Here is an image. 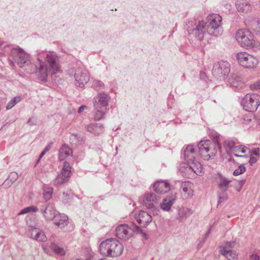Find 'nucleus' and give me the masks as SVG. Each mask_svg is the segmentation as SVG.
Masks as SVG:
<instances>
[{
  "label": "nucleus",
  "instance_id": "1",
  "mask_svg": "<svg viewBox=\"0 0 260 260\" xmlns=\"http://www.w3.org/2000/svg\"><path fill=\"white\" fill-rule=\"evenodd\" d=\"M58 57L57 54L51 51H42L38 53V64L39 65L38 78L45 82L50 75L59 72Z\"/></svg>",
  "mask_w": 260,
  "mask_h": 260
},
{
  "label": "nucleus",
  "instance_id": "2",
  "mask_svg": "<svg viewBox=\"0 0 260 260\" xmlns=\"http://www.w3.org/2000/svg\"><path fill=\"white\" fill-rule=\"evenodd\" d=\"M207 20L206 23L203 21L199 22L196 28L188 29V33L194 35L200 40L203 39L206 31L215 37L221 35L223 31L221 24V17L218 14H212L207 17Z\"/></svg>",
  "mask_w": 260,
  "mask_h": 260
},
{
  "label": "nucleus",
  "instance_id": "3",
  "mask_svg": "<svg viewBox=\"0 0 260 260\" xmlns=\"http://www.w3.org/2000/svg\"><path fill=\"white\" fill-rule=\"evenodd\" d=\"M0 50L3 51L2 53L11 55L12 60L9 59V63L12 67L14 66V62H17L20 68H23L29 63V55L18 46L9 45L6 42L0 40Z\"/></svg>",
  "mask_w": 260,
  "mask_h": 260
},
{
  "label": "nucleus",
  "instance_id": "4",
  "mask_svg": "<svg viewBox=\"0 0 260 260\" xmlns=\"http://www.w3.org/2000/svg\"><path fill=\"white\" fill-rule=\"evenodd\" d=\"M199 152L201 157L205 160H209L214 158L217 150L220 151L221 145L217 139L215 141L207 140L201 141L198 145Z\"/></svg>",
  "mask_w": 260,
  "mask_h": 260
},
{
  "label": "nucleus",
  "instance_id": "5",
  "mask_svg": "<svg viewBox=\"0 0 260 260\" xmlns=\"http://www.w3.org/2000/svg\"><path fill=\"white\" fill-rule=\"evenodd\" d=\"M236 57L238 63L245 69H254L259 63L258 59L256 56L246 52L237 53Z\"/></svg>",
  "mask_w": 260,
  "mask_h": 260
},
{
  "label": "nucleus",
  "instance_id": "6",
  "mask_svg": "<svg viewBox=\"0 0 260 260\" xmlns=\"http://www.w3.org/2000/svg\"><path fill=\"white\" fill-rule=\"evenodd\" d=\"M236 39L238 44L242 47L252 48L255 46V41L251 32L247 29H239L236 34Z\"/></svg>",
  "mask_w": 260,
  "mask_h": 260
},
{
  "label": "nucleus",
  "instance_id": "7",
  "mask_svg": "<svg viewBox=\"0 0 260 260\" xmlns=\"http://www.w3.org/2000/svg\"><path fill=\"white\" fill-rule=\"evenodd\" d=\"M241 104L248 112H255L260 105V95L256 93H247L243 98Z\"/></svg>",
  "mask_w": 260,
  "mask_h": 260
},
{
  "label": "nucleus",
  "instance_id": "8",
  "mask_svg": "<svg viewBox=\"0 0 260 260\" xmlns=\"http://www.w3.org/2000/svg\"><path fill=\"white\" fill-rule=\"evenodd\" d=\"M71 174V167L69 162L64 161L60 173L54 180L56 185H60L69 180Z\"/></svg>",
  "mask_w": 260,
  "mask_h": 260
},
{
  "label": "nucleus",
  "instance_id": "9",
  "mask_svg": "<svg viewBox=\"0 0 260 260\" xmlns=\"http://www.w3.org/2000/svg\"><path fill=\"white\" fill-rule=\"evenodd\" d=\"M230 64L227 61H221L214 66L212 74L216 77L224 78L230 73Z\"/></svg>",
  "mask_w": 260,
  "mask_h": 260
},
{
  "label": "nucleus",
  "instance_id": "10",
  "mask_svg": "<svg viewBox=\"0 0 260 260\" xmlns=\"http://www.w3.org/2000/svg\"><path fill=\"white\" fill-rule=\"evenodd\" d=\"M75 84L81 88L84 87L89 81L88 72L84 69H78L75 73Z\"/></svg>",
  "mask_w": 260,
  "mask_h": 260
},
{
  "label": "nucleus",
  "instance_id": "11",
  "mask_svg": "<svg viewBox=\"0 0 260 260\" xmlns=\"http://www.w3.org/2000/svg\"><path fill=\"white\" fill-rule=\"evenodd\" d=\"M40 210L47 220H53L58 214L55 210L54 206L51 204L44 205L40 208Z\"/></svg>",
  "mask_w": 260,
  "mask_h": 260
},
{
  "label": "nucleus",
  "instance_id": "12",
  "mask_svg": "<svg viewBox=\"0 0 260 260\" xmlns=\"http://www.w3.org/2000/svg\"><path fill=\"white\" fill-rule=\"evenodd\" d=\"M176 200V193L171 192L165 198L160 204V208L164 211L168 212L170 211L171 207Z\"/></svg>",
  "mask_w": 260,
  "mask_h": 260
},
{
  "label": "nucleus",
  "instance_id": "13",
  "mask_svg": "<svg viewBox=\"0 0 260 260\" xmlns=\"http://www.w3.org/2000/svg\"><path fill=\"white\" fill-rule=\"evenodd\" d=\"M122 244L116 239L112 238L111 248L110 250V257H117L120 255L123 251Z\"/></svg>",
  "mask_w": 260,
  "mask_h": 260
},
{
  "label": "nucleus",
  "instance_id": "14",
  "mask_svg": "<svg viewBox=\"0 0 260 260\" xmlns=\"http://www.w3.org/2000/svg\"><path fill=\"white\" fill-rule=\"evenodd\" d=\"M135 218L138 223L142 226H146L152 221L151 216L147 212L140 211L135 213Z\"/></svg>",
  "mask_w": 260,
  "mask_h": 260
},
{
  "label": "nucleus",
  "instance_id": "15",
  "mask_svg": "<svg viewBox=\"0 0 260 260\" xmlns=\"http://www.w3.org/2000/svg\"><path fill=\"white\" fill-rule=\"evenodd\" d=\"M160 199L159 196L153 192H147L144 194L143 203L149 208H152L153 204L156 203Z\"/></svg>",
  "mask_w": 260,
  "mask_h": 260
},
{
  "label": "nucleus",
  "instance_id": "16",
  "mask_svg": "<svg viewBox=\"0 0 260 260\" xmlns=\"http://www.w3.org/2000/svg\"><path fill=\"white\" fill-rule=\"evenodd\" d=\"M129 229L127 224H120L116 228L115 235L120 239L126 241L129 238Z\"/></svg>",
  "mask_w": 260,
  "mask_h": 260
},
{
  "label": "nucleus",
  "instance_id": "17",
  "mask_svg": "<svg viewBox=\"0 0 260 260\" xmlns=\"http://www.w3.org/2000/svg\"><path fill=\"white\" fill-rule=\"evenodd\" d=\"M154 191L159 194H164L170 190V185L164 181H158L153 186Z\"/></svg>",
  "mask_w": 260,
  "mask_h": 260
},
{
  "label": "nucleus",
  "instance_id": "18",
  "mask_svg": "<svg viewBox=\"0 0 260 260\" xmlns=\"http://www.w3.org/2000/svg\"><path fill=\"white\" fill-rule=\"evenodd\" d=\"M187 166L185 170L187 172H192L197 175H201L203 171V167L200 162L196 159L187 163Z\"/></svg>",
  "mask_w": 260,
  "mask_h": 260
},
{
  "label": "nucleus",
  "instance_id": "19",
  "mask_svg": "<svg viewBox=\"0 0 260 260\" xmlns=\"http://www.w3.org/2000/svg\"><path fill=\"white\" fill-rule=\"evenodd\" d=\"M109 99V98L106 93H100L95 100L94 107H96L97 108L98 107L106 108V107L108 105Z\"/></svg>",
  "mask_w": 260,
  "mask_h": 260
},
{
  "label": "nucleus",
  "instance_id": "20",
  "mask_svg": "<svg viewBox=\"0 0 260 260\" xmlns=\"http://www.w3.org/2000/svg\"><path fill=\"white\" fill-rule=\"evenodd\" d=\"M217 184L221 192L224 193L228 188L229 184L231 181L222 176L221 174H218Z\"/></svg>",
  "mask_w": 260,
  "mask_h": 260
},
{
  "label": "nucleus",
  "instance_id": "21",
  "mask_svg": "<svg viewBox=\"0 0 260 260\" xmlns=\"http://www.w3.org/2000/svg\"><path fill=\"white\" fill-rule=\"evenodd\" d=\"M112 238L107 239L101 243L99 250L101 254L105 256H109L111 248Z\"/></svg>",
  "mask_w": 260,
  "mask_h": 260
},
{
  "label": "nucleus",
  "instance_id": "22",
  "mask_svg": "<svg viewBox=\"0 0 260 260\" xmlns=\"http://www.w3.org/2000/svg\"><path fill=\"white\" fill-rule=\"evenodd\" d=\"M86 129L91 133L95 135H99L104 132V126L101 123H91L86 126Z\"/></svg>",
  "mask_w": 260,
  "mask_h": 260
},
{
  "label": "nucleus",
  "instance_id": "23",
  "mask_svg": "<svg viewBox=\"0 0 260 260\" xmlns=\"http://www.w3.org/2000/svg\"><path fill=\"white\" fill-rule=\"evenodd\" d=\"M68 220L67 215L58 213L53 221L55 225L60 229H62L67 225Z\"/></svg>",
  "mask_w": 260,
  "mask_h": 260
},
{
  "label": "nucleus",
  "instance_id": "24",
  "mask_svg": "<svg viewBox=\"0 0 260 260\" xmlns=\"http://www.w3.org/2000/svg\"><path fill=\"white\" fill-rule=\"evenodd\" d=\"M73 151L67 144H63L59 150L58 159L63 160L67 157L72 155Z\"/></svg>",
  "mask_w": 260,
  "mask_h": 260
},
{
  "label": "nucleus",
  "instance_id": "25",
  "mask_svg": "<svg viewBox=\"0 0 260 260\" xmlns=\"http://www.w3.org/2000/svg\"><path fill=\"white\" fill-rule=\"evenodd\" d=\"M196 155V153L193 146H187L184 151V159L187 162L195 160Z\"/></svg>",
  "mask_w": 260,
  "mask_h": 260
},
{
  "label": "nucleus",
  "instance_id": "26",
  "mask_svg": "<svg viewBox=\"0 0 260 260\" xmlns=\"http://www.w3.org/2000/svg\"><path fill=\"white\" fill-rule=\"evenodd\" d=\"M238 11L243 13H247L251 10V6L249 2L245 0H240L236 3Z\"/></svg>",
  "mask_w": 260,
  "mask_h": 260
},
{
  "label": "nucleus",
  "instance_id": "27",
  "mask_svg": "<svg viewBox=\"0 0 260 260\" xmlns=\"http://www.w3.org/2000/svg\"><path fill=\"white\" fill-rule=\"evenodd\" d=\"M182 194L186 198H191L193 196V190L191 184L188 182H184L181 185Z\"/></svg>",
  "mask_w": 260,
  "mask_h": 260
},
{
  "label": "nucleus",
  "instance_id": "28",
  "mask_svg": "<svg viewBox=\"0 0 260 260\" xmlns=\"http://www.w3.org/2000/svg\"><path fill=\"white\" fill-rule=\"evenodd\" d=\"M193 212V210L191 209L182 207L178 210L177 218L180 221H183L190 216Z\"/></svg>",
  "mask_w": 260,
  "mask_h": 260
},
{
  "label": "nucleus",
  "instance_id": "29",
  "mask_svg": "<svg viewBox=\"0 0 260 260\" xmlns=\"http://www.w3.org/2000/svg\"><path fill=\"white\" fill-rule=\"evenodd\" d=\"M220 252L228 260H234L238 257L236 251L227 249L226 248H220Z\"/></svg>",
  "mask_w": 260,
  "mask_h": 260
},
{
  "label": "nucleus",
  "instance_id": "30",
  "mask_svg": "<svg viewBox=\"0 0 260 260\" xmlns=\"http://www.w3.org/2000/svg\"><path fill=\"white\" fill-rule=\"evenodd\" d=\"M39 65L38 64V59L36 63H31L29 61V63H27L23 68H25L26 72L30 74L37 73L38 75Z\"/></svg>",
  "mask_w": 260,
  "mask_h": 260
},
{
  "label": "nucleus",
  "instance_id": "31",
  "mask_svg": "<svg viewBox=\"0 0 260 260\" xmlns=\"http://www.w3.org/2000/svg\"><path fill=\"white\" fill-rule=\"evenodd\" d=\"M131 230L134 234L140 235L143 239L145 240L148 239V235L134 223L131 224Z\"/></svg>",
  "mask_w": 260,
  "mask_h": 260
},
{
  "label": "nucleus",
  "instance_id": "32",
  "mask_svg": "<svg viewBox=\"0 0 260 260\" xmlns=\"http://www.w3.org/2000/svg\"><path fill=\"white\" fill-rule=\"evenodd\" d=\"M95 113L94 115V120L98 121L104 118L105 113L106 111V108L101 107H94Z\"/></svg>",
  "mask_w": 260,
  "mask_h": 260
},
{
  "label": "nucleus",
  "instance_id": "33",
  "mask_svg": "<svg viewBox=\"0 0 260 260\" xmlns=\"http://www.w3.org/2000/svg\"><path fill=\"white\" fill-rule=\"evenodd\" d=\"M248 150H249V148L243 146L242 145L235 146L233 149L234 155L236 157H245V155H239L236 154L235 152H241L242 153H245Z\"/></svg>",
  "mask_w": 260,
  "mask_h": 260
},
{
  "label": "nucleus",
  "instance_id": "34",
  "mask_svg": "<svg viewBox=\"0 0 260 260\" xmlns=\"http://www.w3.org/2000/svg\"><path fill=\"white\" fill-rule=\"evenodd\" d=\"M22 100L20 96H16L13 98L7 105L6 109L10 110L15 106L16 104L20 102Z\"/></svg>",
  "mask_w": 260,
  "mask_h": 260
},
{
  "label": "nucleus",
  "instance_id": "35",
  "mask_svg": "<svg viewBox=\"0 0 260 260\" xmlns=\"http://www.w3.org/2000/svg\"><path fill=\"white\" fill-rule=\"evenodd\" d=\"M73 198V193L70 191H64L61 196V200L64 203H69Z\"/></svg>",
  "mask_w": 260,
  "mask_h": 260
},
{
  "label": "nucleus",
  "instance_id": "36",
  "mask_svg": "<svg viewBox=\"0 0 260 260\" xmlns=\"http://www.w3.org/2000/svg\"><path fill=\"white\" fill-rule=\"evenodd\" d=\"M51 249L56 254L59 255H63L66 252L64 249L58 245L53 244L51 245Z\"/></svg>",
  "mask_w": 260,
  "mask_h": 260
},
{
  "label": "nucleus",
  "instance_id": "37",
  "mask_svg": "<svg viewBox=\"0 0 260 260\" xmlns=\"http://www.w3.org/2000/svg\"><path fill=\"white\" fill-rule=\"evenodd\" d=\"M38 210H39L38 208L36 206H31L25 208L23 209H22V210H21L19 212L18 214L21 215V214H26V213L31 212H35L38 211Z\"/></svg>",
  "mask_w": 260,
  "mask_h": 260
},
{
  "label": "nucleus",
  "instance_id": "38",
  "mask_svg": "<svg viewBox=\"0 0 260 260\" xmlns=\"http://www.w3.org/2000/svg\"><path fill=\"white\" fill-rule=\"evenodd\" d=\"M70 139L72 143L75 144V145L80 144L82 141V138L81 136L75 134H72L70 136Z\"/></svg>",
  "mask_w": 260,
  "mask_h": 260
},
{
  "label": "nucleus",
  "instance_id": "39",
  "mask_svg": "<svg viewBox=\"0 0 260 260\" xmlns=\"http://www.w3.org/2000/svg\"><path fill=\"white\" fill-rule=\"evenodd\" d=\"M33 239L38 241L44 242L47 240V237L44 232L39 230L37 235Z\"/></svg>",
  "mask_w": 260,
  "mask_h": 260
},
{
  "label": "nucleus",
  "instance_id": "40",
  "mask_svg": "<svg viewBox=\"0 0 260 260\" xmlns=\"http://www.w3.org/2000/svg\"><path fill=\"white\" fill-rule=\"evenodd\" d=\"M52 193L53 190L52 188H49L44 190L43 197L46 201H47L51 198Z\"/></svg>",
  "mask_w": 260,
  "mask_h": 260
},
{
  "label": "nucleus",
  "instance_id": "41",
  "mask_svg": "<svg viewBox=\"0 0 260 260\" xmlns=\"http://www.w3.org/2000/svg\"><path fill=\"white\" fill-rule=\"evenodd\" d=\"M40 229L32 226H29V229L28 231V235L31 239H34L35 236L37 235L38 232H39Z\"/></svg>",
  "mask_w": 260,
  "mask_h": 260
},
{
  "label": "nucleus",
  "instance_id": "42",
  "mask_svg": "<svg viewBox=\"0 0 260 260\" xmlns=\"http://www.w3.org/2000/svg\"><path fill=\"white\" fill-rule=\"evenodd\" d=\"M246 170V168L244 165H241L233 172L234 176H238L243 173Z\"/></svg>",
  "mask_w": 260,
  "mask_h": 260
},
{
  "label": "nucleus",
  "instance_id": "43",
  "mask_svg": "<svg viewBox=\"0 0 260 260\" xmlns=\"http://www.w3.org/2000/svg\"><path fill=\"white\" fill-rule=\"evenodd\" d=\"M235 143L234 141L231 140H226L224 141V146L226 149L231 150L232 148L234 149Z\"/></svg>",
  "mask_w": 260,
  "mask_h": 260
},
{
  "label": "nucleus",
  "instance_id": "44",
  "mask_svg": "<svg viewBox=\"0 0 260 260\" xmlns=\"http://www.w3.org/2000/svg\"><path fill=\"white\" fill-rule=\"evenodd\" d=\"M92 86L94 88H102L104 87V84L101 81L98 80H94L92 83Z\"/></svg>",
  "mask_w": 260,
  "mask_h": 260
},
{
  "label": "nucleus",
  "instance_id": "45",
  "mask_svg": "<svg viewBox=\"0 0 260 260\" xmlns=\"http://www.w3.org/2000/svg\"><path fill=\"white\" fill-rule=\"evenodd\" d=\"M18 175L16 172H12L9 176V179L11 181V184L14 182L18 178Z\"/></svg>",
  "mask_w": 260,
  "mask_h": 260
},
{
  "label": "nucleus",
  "instance_id": "46",
  "mask_svg": "<svg viewBox=\"0 0 260 260\" xmlns=\"http://www.w3.org/2000/svg\"><path fill=\"white\" fill-rule=\"evenodd\" d=\"M249 153L251 156H252L253 155L256 156L257 157H259L260 156V149L257 148L254 149H252L250 150L249 149Z\"/></svg>",
  "mask_w": 260,
  "mask_h": 260
},
{
  "label": "nucleus",
  "instance_id": "47",
  "mask_svg": "<svg viewBox=\"0 0 260 260\" xmlns=\"http://www.w3.org/2000/svg\"><path fill=\"white\" fill-rule=\"evenodd\" d=\"M228 199V196L226 194H223L222 196H221L220 193L218 196V204H220L223 202L226 201Z\"/></svg>",
  "mask_w": 260,
  "mask_h": 260
},
{
  "label": "nucleus",
  "instance_id": "48",
  "mask_svg": "<svg viewBox=\"0 0 260 260\" xmlns=\"http://www.w3.org/2000/svg\"><path fill=\"white\" fill-rule=\"evenodd\" d=\"M251 89H260V80H258L250 85Z\"/></svg>",
  "mask_w": 260,
  "mask_h": 260
},
{
  "label": "nucleus",
  "instance_id": "49",
  "mask_svg": "<svg viewBox=\"0 0 260 260\" xmlns=\"http://www.w3.org/2000/svg\"><path fill=\"white\" fill-rule=\"evenodd\" d=\"M257 157H254L253 156H251L249 160V162L251 166H252L257 161Z\"/></svg>",
  "mask_w": 260,
  "mask_h": 260
},
{
  "label": "nucleus",
  "instance_id": "50",
  "mask_svg": "<svg viewBox=\"0 0 260 260\" xmlns=\"http://www.w3.org/2000/svg\"><path fill=\"white\" fill-rule=\"evenodd\" d=\"M235 246V242H227L225 247H221V248H226L227 249H229L230 248H233Z\"/></svg>",
  "mask_w": 260,
  "mask_h": 260
},
{
  "label": "nucleus",
  "instance_id": "51",
  "mask_svg": "<svg viewBox=\"0 0 260 260\" xmlns=\"http://www.w3.org/2000/svg\"><path fill=\"white\" fill-rule=\"evenodd\" d=\"M209 234H210V230H209L205 234L203 241H201L200 242V243L199 244V245H200L201 246H202L203 245V244L204 243V242L205 241V240L209 236Z\"/></svg>",
  "mask_w": 260,
  "mask_h": 260
},
{
  "label": "nucleus",
  "instance_id": "52",
  "mask_svg": "<svg viewBox=\"0 0 260 260\" xmlns=\"http://www.w3.org/2000/svg\"><path fill=\"white\" fill-rule=\"evenodd\" d=\"M209 234H210V230H209L205 234L203 241H201L200 242V243L199 244V245H200L201 246H202L203 245V244L204 243V242L205 241V240L209 236Z\"/></svg>",
  "mask_w": 260,
  "mask_h": 260
},
{
  "label": "nucleus",
  "instance_id": "53",
  "mask_svg": "<svg viewBox=\"0 0 260 260\" xmlns=\"http://www.w3.org/2000/svg\"><path fill=\"white\" fill-rule=\"evenodd\" d=\"M250 260H260V259L257 254L253 253L250 255Z\"/></svg>",
  "mask_w": 260,
  "mask_h": 260
},
{
  "label": "nucleus",
  "instance_id": "54",
  "mask_svg": "<svg viewBox=\"0 0 260 260\" xmlns=\"http://www.w3.org/2000/svg\"><path fill=\"white\" fill-rule=\"evenodd\" d=\"M51 146H52V143H49L47 146L45 148V149H44V150L45 151V152H48V151L50 150V149H51Z\"/></svg>",
  "mask_w": 260,
  "mask_h": 260
},
{
  "label": "nucleus",
  "instance_id": "55",
  "mask_svg": "<svg viewBox=\"0 0 260 260\" xmlns=\"http://www.w3.org/2000/svg\"><path fill=\"white\" fill-rule=\"evenodd\" d=\"M86 107L85 106H81L78 109V112L79 113H81L84 109V108Z\"/></svg>",
  "mask_w": 260,
  "mask_h": 260
},
{
  "label": "nucleus",
  "instance_id": "56",
  "mask_svg": "<svg viewBox=\"0 0 260 260\" xmlns=\"http://www.w3.org/2000/svg\"><path fill=\"white\" fill-rule=\"evenodd\" d=\"M46 153V152H45V151H44V150H43V151L41 152V154H40V156H39V158H38V162L39 161V160H40V159L43 157V156H44V155H45V154Z\"/></svg>",
  "mask_w": 260,
  "mask_h": 260
},
{
  "label": "nucleus",
  "instance_id": "57",
  "mask_svg": "<svg viewBox=\"0 0 260 260\" xmlns=\"http://www.w3.org/2000/svg\"><path fill=\"white\" fill-rule=\"evenodd\" d=\"M32 119V118H30L29 119V120L27 121V123L30 124V125H33V124H35L34 123L32 122V121H31Z\"/></svg>",
  "mask_w": 260,
  "mask_h": 260
},
{
  "label": "nucleus",
  "instance_id": "58",
  "mask_svg": "<svg viewBox=\"0 0 260 260\" xmlns=\"http://www.w3.org/2000/svg\"><path fill=\"white\" fill-rule=\"evenodd\" d=\"M244 120L245 121V123H248L249 121H251V119L247 118V119H245V118H244Z\"/></svg>",
  "mask_w": 260,
  "mask_h": 260
},
{
  "label": "nucleus",
  "instance_id": "59",
  "mask_svg": "<svg viewBox=\"0 0 260 260\" xmlns=\"http://www.w3.org/2000/svg\"><path fill=\"white\" fill-rule=\"evenodd\" d=\"M230 83L232 84V86L236 87L237 86V84H235L234 82H232V81L230 80Z\"/></svg>",
  "mask_w": 260,
  "mask_h": 260
},
{
  "label": "nucleus",
  "instance_id": "60",
  "mask_svg": "<svg viewBox=\"0 0 260 260\" xmlns=\"http://www.w3.org/2000/svg\"><path fill=\"white\" fill-rule=\"evenodd\" d=\"M244 183H245V181H241V182H240L241 185H243L244 184Z\"/></svg>",
  "mask_w": 260,
  "mask_h": 260
},
{
  "label": "nucleus",
  "instance_id": "61",
  "mask_svg": "<svg viewBox=\"0 0 260 260\" xmlns=\"http://www.w3.org/2000/svg\"><path fill=\"white\" fill-rule=\"evenodd\" d=\"M3 51H1V50H0V53H3Z\"/></svg>",
  "mask_w": 260,
  "mask_h": 260
}]
</instances>
